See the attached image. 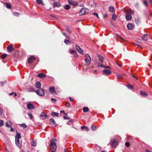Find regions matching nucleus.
Returning <instances> with one entry per match:
<instances>
[{
	"label": "nucleus",
	"mask_w": 152,
	"mask_h": 152,
	"mask_svg": "<svg viewBox=\"0 0 152 152\" xmlns=\"http://www.w3.org/2000/svg\"><path fill=\"white\" fill-rule=\"evenodd\" d=\"M66 30L67 31L69 32H70V29L68 28H66Z\"/></svg>",
	"instance_id": "obj_55"
},
{
	"label": "nucleus",
	"mask_w": 152,
	"mask_h": 152,
	"mask_svg": "<svg viewBox=\"0 0 152 152\" xmlns=\"http://www.w3.org/2000/svg\"><path fill=\"white\" fill-rule=\"evenodd\" d=\"M75 48L79 53L82 55L83 54V50L78 46L76 45Z\"/></svg>",
	"instance_id": "obj_11"
},
{
	"label": "nucleus",
	"mask_w": 152,
	"mask_h": 152,
	"mask_svg": "<svg viewBox=\"0 0 152 152\" xmlns=\"http://www.w3.org/2000/svg\"><path fill=\"white\" fill-rule=\"evenodd\" d=\"M35 91L34 88H32V87H30L29 88H28V90L27 91V92H35Z\"/></svg>",
	"instance_id": "obj_25"
},
{
	"label": "nucleus",
	"mask_w": 152,
	"mask_h": 152,
	"mask_svg": "<svg viewBox=\"0 0 152 152\" xmlns=\"http://www.w3.org/2000/svg\"><path fill=\"white\" fill-rule=\"evenodd\" d=\"M27 107L28 109L30 110L34 109L35 108L33 104L31 103H29L27 104Z\"/></svg>",
	"instance_id": "obj_7"
},
{
	"label": "nucleus",
	"mask_w": 152,
	"mask_h": 152,
	"mask_svg": "<svg viewBox=\"0 0 152 152\" xmlns=\"http://www.w3.org/2000/svg\"><path fill=\"white\" fill-rule=\"evenodd\" d=\"M12 14L13 15L15 16H19L20 15V14L18 12H13Z\"/></svg>",
	"instance_id": "obj_33"
},
{
	"label": "nucleus",
	"mask_w": 152,
	"mask_h": 152,
	"mask_svg": "<svg viewBox=\"0 0 152 152\" xmlns=\"http://www.w3.org/2000/svg\"><path fill=\"white\" fill-rule=\"evenodd\" d=\"M99 61L101 63H102L103 62L104 58H103L102 56H98Z\"/></svg>",
	"instance_id": "obj_21"
},
{
	"label": "nucleus",
	"mask_w": 152,
	"mask_h": 152,
	"mask_svg": "<svg viewBox=\"0 0 152 152\" xmlns=\"http://www.w3.org/2000/svg\"><path fill=\"white\" fill-rule=\"evenodd\" d=\"M5 4L6 5V7L8 9H10L11 8L12 6L10 4L8 3H5Z\"/></svg>",
	"instance_id": "obj_29"
},
{
	"label": "nucleus",
	"mask_w": 152,
	"mask_h": 152,
	"mask_svg": "<svg viewBox=\"0 0 152 152\" xmlns=\"http://www.w3.org/2000/svg\"><path fill=\"white\" fill-rule=\"evenodd\" d=\"M3 113V111L2 109L0 107V115H1Z\"/></svg>",
	"instance_id": "obj_50"
},
{
	"label": "nucleus",
	"mask_w": 152,
	"mask_h": 152,
	"mask_svg": "<svg viewBox=\"0 0 152 152\" xmlns=\"http://www.w3.org/2000/svg\"><path fill=\"white\" fill-rule=\"evenodd\" d=\"M15 141L16 145H17V146L20 147V146L21 145L20 143V142H19V139H15Z\"/></svg>",
	"instance_id": "obj_19"
},
{
	"label": "nucleus",
	"mask_w": 152,
	"mask_h": 152,
	"mask_svg": "<svg viewBox=\"0 0 152 152\" xmlns=\"http://www.w3.org/2000/svg\"><path fill=\"white\" fill-rule=\"evenodd\" d=\"M84 61L87 65L90 64L91 63V59L90 56L88 54H86L84 56Z\"/></svg>",
	"instance_id": "obj_2"
},
{
	"label": "nucleus",
	"mask_w": 152,
	"mask_h": 152,
	"mask_svg": "<svg viewBox=\"0 0 152 152\" xmlns=\"http://www.w3.org/2000/svg\"><path fill=\"white\" fill-rule=\"evenodd\" d=\"M91 128L93 131L95 130L96 129V126L94 125H93L91 127Z\"/></svg>",
	"instance_id": "obj_36"
},
{
	"label": "nucleus",
	"mask_w": 152,
	"mask_h": 152,
	"mask_svg": "<svg viewBox=\"0 0 152 152\" xmlns=\"http://www.w3.org/2000/svg\"><path fill=\"white\" fill-rule=\"evenodd\" d=\"M35 58L33 56H30L28 58V62L29 64L31 63H32L35 59Z\"/></svg>",
	"instance_id": "obj_6"
},
{
	"label": "nucleus",
	"mask_w": 152,
	"mask_h": 152,
	"mask_svg": "<svg viewBox=\"0 0 152 152\" xmlns=\"http://www.w3.org/2000/svg\"><path fill=\"white\" fill-rule=\"evenodd\" d=\"M28 115L29 116L31 119H32L33 118L31 114L28 113Z\"/></svg>",
	"instance_id": "obj_51"
},
{
	"label": "nucleus",
	"mask_w": 152,
	"mask_h": 152,
	"mask_svg": "<svg viewBox=\"0 0 152 152\" xmlns=\"http://www.w3.org/2000/svg\"><path fill=\"white\" fill-rule=\"evenodd\" d=\"M64 119H69V118L67 117L66 116H64Z\"/></svg>",
	"instance_id": "obj_56"
},
{
	"label": "nucleus",
	"mask_w": 152,
	"mask_h": 152,
	"mask_svg": "<svg viewBox=\"0 0 152 152\" xmlns=\"http://www.w3.org/2000/svg\"><path fill=\"white\" fill-rule=\"evenodd\" d=\"M12 123L9 121V122L6 123V125L7 127H10L12 126Z\"/></svg>",
	"instance_id": "obj_30"
},
{
	"label": "nucleus",
	"mask_w": 152,
	"mask_h": 152,
	"mask_svg": "<svg viewBox=\"0 0 152 152\" xmlns=\"http://www.w3.org/2000/svg\"><path fill=\"white\" fill-rule=\"evenodd\" d=\"M60 4L59 2L55 1L53 3V7H60Z\"/></svg>",
	"instance_id": "obj_15"
},
{
	"label": "nucleus",
	"mask_w": 152,
	"mask_h": 152,
	"mask_svg": "<svg viewBox=\"0 0 152 152\" xmlns=\"http://www.w3.org/2000/svg\"><path fill=\"white\" fill-rule=\"evenodd\" d=\"M149 34H144L142 37V39L143 40L147 41L149 38Z\"/></svg>",
	"instance_id": "obj_9"
},
{
	"label": "nucleus",
	"mask_w": 152,
	"mask_h": 152,
	"mask_svg": "<svg viewBox=\"0 0 152 152\" xmlns=\"http://www.w3.org/2000/svg\"><path fill=\"white\" fill-rule=\"evenodd\" d=\"M97 66L98 67H103L104 68H110V67L109 66H105L102 64H99L98 63L97 64Z\"/></svg>",
	"instance_id": "obj_22"
},
{
	"label": "nucleus",
	"mask_w": 152,
	"mask_h": 152,
	"mask_svg": "<svg viewBox=\"0 0 152 152\" xmlns=\"http://www.w3.org/2000/svg\"><path fill=\"white\" fill-rule=\"evenodd\" d=\"M64 42L66 44H67L69 43H70V42L68 40L66 39L64 40Z\"/></svg>",
	"instance_id": "obj_44"
},
{
	"label": "nucleus",
	"mask_w": 152,
	"mask_h": 152,
	"mask_svg": "<svg viewBox=\"0 0 152 152\" xmlns=\"http://www.w3.org/2000/svg\"><path fill=\"white\" fill-rule=\"evenodd\" d=\"M136 45L137 46V47H140V48H142V47H141V46L140 45H139L136 44Z\"/></svg>",
	"instance_id": "obj_60"
},
{
	"label": "nucleus",
	"mask_w": 152,
	"mask_h": 152,
	"mask_svg": "<svg viewBox=\"0 0 152 152\" xmlns=\"http://www.w3.org/2000/svg\"><path fill=\"white\" fill-rule=\"evenodd\" d=\"M125 145L127 147H129L130 146V143H129L128 142H126L125 143Z\"/></svg>",
	"instance_id": "obj_48"
},
{
	"label": "nucleus",
	"mask_w": 152,
	"mask_h": 152,
	"mask_svg": "<svg viewBox=\"0 0 152 152\" xmlns=\"http://www.w3.org/2000/svg\"><path fill=\"white\" fill-rule=\"evenodd\" d=\"M140 94L143 96H148L147 94L145 92L141 91L140 92Z\"/></svg>",
	"instance_id": "obj_28"
},
{
	"label": "nucleus",
	"mask_w": 152,
	"mask_h": 152,
	"mask_svg": "<svg viewBox=\"0 0 152 152\" xmlns=\"http://www.w3.org/2000/svg\"><path fill=\"white\" fill-rule=\"evenodd\" d=\"M7 50L8 52H11L14 51V48L11 45H8L7 47Z\"/></svg>",
	"instance_id": "obj_8"
},
{
	"label": "nucleus",
	"mask_w": 152,
	"mask_h": 152,
	"mask_svg": "<svg viewBox=\"0 0 152 152\" xmlns=\"http://www.w3.org/2000/svg\"><path fill=\"white\" fill-rule=\"evenodd\" d=\"M21 138V136L20 133L17 132V134L15 136V139H19Z\"/></svg>",
	"instance_id": "obj_27"
},
{
	"label": "nucleus",
	"mask_w": 152,
	"mask_h": 152,
	"mask_svg": "<svg viewBox=\"0 0 152 152\" xmlns=\"http://www.w3.org/2000/svg\"><path fill=\"white\" fill-rule=\"evenodd\" d=\"M136 41L138 42H140L141 40L139 39H137L136 40Z\"/></svg>",
	"instance_id": "obj_62"
},
{
	"label": "nucleus",
	"mask_w": 152,
	"mask_h": 152,
	"mask_svg": "<svg viewBox=\"0 0 152 152\" xmlns=\"http://www.w3.org/2000/svg\"><path fill=\"white\" fill-rule=\"evenodd\" d=\"M10 131L11 132H14V129L13 128H11L10 129Z\"/></svg>",
	"instance_id": "obj_58"
},
{
	"label": "nucleus",
	"mask_w": 152,
	"mask_h": 152,
	"mask_svg": "<svg viewBox=\"0 0 152 152\" xmlns=\"http://www.w3.org/2000/svg\"><path fill=\"white\" fill-rule=\"evenodd\" d=\"M75 52L76 51L74 50H72L70 51V54H74Z\"/></svg>",
	"instance_id": "obj_41"
},
{
	"label": "nucleus",
	"mask_w": 152,
	"mask_h": 152,
	"mask_svg": "<svg viewBox=\"0 0 152 152\" xmlns=\"http://www.w3.org/2000/svg\"><path fill=\"white\" fill-rule=\"evenodd\" d=\"M37 76L42 78L43 77H45L46 75L43 73H40L37 75Z\"/></svg>",
	"instance_id": "obj_17"
},
{
	"label": "nucleus",
	"mask_w": 152,
	"mask_h": 152,
	"mask_svg": "<svg viewBox=\"0 0 152 152\" xmlns=\"http://www.w3.org/2000/svg\"><path fill=\"white\" fill-rule=\"evenodd\" d=\"M126 18L128 20H131L132 18V16L129 13H127L126 15Z\"/></svg>",
	"instance_id": "obj_20"
},
{
	"label": "nucleus",
	"mask_w": 152,
	"mask_h": 152,
	"mask_svg": "<svg viewBox=\"0 0 152 152\" xmlns=\"http://www.w3.org/2000/svg\"><path fill=\"white\" fill-rule=\"evenodd\" d=\"M57 141L56 139H53L50 141V150L52 152L55 151L56 148V142Z\"/></svg>",
	"instance_id": "obj_1"
},
{
	"label": "nucleus",
	"mask_w": 152,
	"mask_h": 152,
	"mask_svg": "<svg viewBox=\"0 0 152 152\" xmlns=\"http://www.w3.org/2000/svg\"><path fill=\"white\" fill-rule=\"evenodd\" d=\"M127 87L129 89H131L132 88V86L130 84H128Z\"/></svg>",
	"instance_id": "obj_43"
},
{
	"label": "nucleus",
	"mask_w": 152,
	"mask_h": 152,
	"mask_svg": "<svg viewBox=\"0 0 152 152\" xmlns=\"http://www.w3.org/2000/svg\"><path fill=\"white\" fill-rule=\"evenodd\" d=\"M117 76L118 77V78H121V77H122L121 76H120V75H117Z\"/></svg>",
	"instance_id": "obj_63"
},
{
	"label": "nucleus",
	"mask_w": 152,
	"mask_h": 152,
	"mask_svg": "<svg viewBox=\"0 0 152 152\" xmlns=\"http://www.w3.org/2000/svg\"><path fill=\"white\" fill-rule=\"evenodd\" d=\"M109 10L111 12H114L115 11L114 7L112 6H110L109 7Z\"/></svg>",
	"instance_id": "obj_26"
},
{
	"label": "nucleus",
	"mask_w": 152,
	"mask_h": 152,
	"mask_svg": "<svg viewBox=\"0 0 152 152\" xmlns=\"http://www.w3.org/2000/svg\"><path fill=\"white\" fill-rule=\"evenodd\" d=\"M69 99L70 101H72L73 100L72 99L71 97H69Z\"/></svg>",
	"instance_id": "obj_57"
},
{
	"label": "nucleus",
	"mask_w": 152,
	"mask_h": 152,
	"mask_svg": "<svg viewBox=\"0 0 152 152\" xmlns=\"http://www.w3.org/2000/svg\"><path fill=\"white\" fill-rule=\"evenodd\" d=\"M116 18V16L115 15V13L112 16V19L114 20H115Z\"/></svg>",
	"instance_id": "obj_42"
},
{
	"label": "nucleus",
	"mask_w": 152,
	"mask_h": 152,
	"mask_svg": "<svg viewBox=\"0 0 152 152\" xmlns=\"http://www.w3.org/2000/svg\"><path fill=\"white\" fill-rule=\"evenodd\" d=\"M49 90L50 92L51 93H54L55 94H56V92L55 91V88L54 87H50L49 89Z\"/></svg>",
	"instance_id": "obj_18"
},
{
	"label": "nucleus",
	"mask_w": 152,
	"mask_h": 152,
	"mask_svg": "<svg viewBox=\"0 0 152 152\" xmlns=\"http://www.w3.org/2000/svg\"><path fill=\"white\" fill-rule=\"evenodd\" d=\"M36 140L34 139H33L32 141L31 142V145L33 146H35L36 145Z\"/></svg>",
	"instance_id": "obj_23"
},
{
	"label": "nucleus",
	"mask_w": 152,
	"mask_h": 152,
	"mask_svg": "<svg viewBox=\"0 0 152 152\" xmlns=\"http://www.w3.org/2000/svg\"><path fill=\"white\" fill-rule=\"evenodd\" d=\"M52 115L53 116H57L58 117L59 115V114L58 113H55L54 112H52Z\"/></svg>",
	"instance_id": "obj_31"
},
{
	"label": "nucleus",
	"mask_w": 152,
	"mask_h": 152,
	"mask_svg": "<svg viewBox=\"0 0 152 152\" xmlns=\"http://www.w3.org/2000/svg\"><path fill=\"white\" fill-rule=\"evenodd\" d=\"M129 12L130 14H133L134 13V11L132 10L129 11Z\"/></svg>",
	"instance_id": "obj_46"
},
{
	"label": "nucleus",
	"mask_w": 152,
	"mask_h": 152,
	"mask_svg": "<svg viewBox=\"0 0 152 152\" xmlns=\"http://www.w3.org/2000/svg\"><path fill=\"white\" fill-rule=\"evenodd\" d=\"M61 113H64V114L66 115V114L65 113V112L64 110H61L60 111Z\"/></svg>",
	"instance_id": "obj_54"
},
{
	"label": "nucleus",
	"mask_w": 152,
	"mask_h": 152,
	"mask_svg": "<svg viewBox=\"0 0 152 152\" xmlns=\"http://www.w3.org/2000/svg\"><path fill=\"white\" fill-rule=\"evenodd\" d=\"M70 6L69 5L66 4L64 8L66 10H68L70 9Z\"/></svg>",
	"instance_id": "obj_34"
},
{
	"label": "nucleus",
	"mask_w": 152,
	"mask_h": 152,
	"mask_svg": "<svg viewBox=\"0 0 152 152\" xmlns=\"http://www.w3.org/2000/svg\"><path fill=\"white\" fill-rule=\"evenodd\" d=\"M68 3L75 6H77L78 3L77 2L75 1L74 0H68Z\"/></svg>",
	"instance_id": "obj_5"
},
{
	"label": "nucleus",
	"mask_w": 152,
	"mask_h": 152,
	"mask_svg": "<svg viewBox=\"0 0 152 152\" xmlns=\"http://www.w3.org/2000/svg\"><path fill=\"white\" fill-rule=\"evenodd\" d=\"M144 4L146 6H148V4L147 3V1H143Z\"/></svg>",
	"instance_id": "obj_52"
},
{
	"label": "nucleus",
	"mask_w": 152,
	"mask_h": 152,
	"mask_svg": "<svg viewBox=\"0 0 152 152\" xmlns=\"http://www.w3.org/2000/svg\"><path fill=\"white\" fill-rule=\"evenodd\" d=\"M35 92L38 95L40 96H43L45 95V92L43 89L40 88L37 90H36Z\"/></svg>",
	"instance_id": "obj_3"
},
{
	"label": "nucleus",
	"mask_w": 152,
	"mask_h": 152,
	"mask_svg": "<svg viewBox=\"0 0 152 152\" xmlns=\"http://www.w3.org/2000/svg\"><path fill=\"white\" fill-rule=\"evenodd\" d=\"M7 56V55L5 53H4L1 56V58L2 59H4Z\"/></svg>",
	"instance_id": "obj_35"
},
{
	"label": "nucleus",
	"mask_w": 152,
	"mask_h": 152,
	"mask_svg": "<svg viewBox=\"0 0 152 152\" xmlns=\"http://www.w3.org/2000/svg\"><path fill=\"white\" fill-rule=\"evenodd\" d=\"M38 4H43L42 3L43 2V1L41 0H36Z\"/></svg>",
	"instance_id": "obj_37"
},
{
	"label": "nucleus",
	"mask_w": 152,
	"mask_h": 152,
	"mask_svg": "<svg viewBox=\"0 0 152 152\" xmlns=\"http://www.w3.org/2000/svg\"><path fill=\"white\" fill-rule=\"evenodd\" d=\"M14 94V92H12V93H10L9 94V95H10V96L12 95H13Z\"/></svg>",
	"instance_id": "obj_61"
},
{
	"label": "nucleus",
	"mask_w": 152,
	"mask_h": 152,
	"mask_svg": "<svg viewBox=\"0 0 152 152\" xmlns=\"http://www.w3.org/2000/svg\"><path fill=\"white\" fill-rule=\"evenodd\" d=\"M20 126H21L23 127L24 128H25L27 127L26 125L24 123L20 124Z\"/></svg>",
	"instance_id": "obj_38"
},
{
	"label": "nucleus",
	"mask_w": 152,
	"mask_h": 152,
	"mask_svg": "<svg viewBox=\"0 0 152 152\" xmlns=\"http://www.w3.org/2000/svg\"><path fill=\"white\" fill-rule=\"evenodd\" d=\"M51 101L53 103H55L56 101V100L55 99L53 98H51Z\"/></svg>",
	"instance_id": "obj_49"
},
{
	"label": "nucleus",
	"mask_w": 152,
	"mask_h": 152,
	"mask_svg": "<svg viewBox=\"0 0 152 152\" xmlns=\"http://www.w3.org/2000/svg\"><path fill=\"white\" fill-rule=\"evenodd\" d=\"M111 145L113 147H115L116 145V142L115 140H113L111 141Z\"/></svg>",
	"instance_id": "obj_13"
},
{
	"label": "nucleus",
	"mask_w": 152,
	"mask_h": 152,
	"mask_svg": "<svg viewBox=\"0 0 152 152\" xmlns=\"http://www.w3.org/2000/svg\"><path fill=\"white\" fill-rule=\"evenodd\" d=\"M35 86L37 88H40L41 87V83L39 82H37L35 84Z\"/></svg>",
	"instance_id": "obj_24"
},
{
	"label": "nucleus",
	"mask_w": 152,
	"mask_h": 152,
	"mask_svg": "<svg viewBox=\"0 0 152 152\" xmlns=\"http://www.w3.org/2000/svg\"><path fill=\"white\" fill-rule=\"evenodd\" d=\"M83 110L84 112H87L88 111V108L87 107H85L83 108Z\"/></svg>",
	"instance_id": "obj_32"
},
{
	"label": "nucleus",
	"mask_w": 152,
	"mask_h": 152,
	"mask_svg": "<svg viewBox=\"0 0 152 152\" xmlns=\"http://www.w3.org/2000/svg\"><path fill=\"white\" fill-rule=\"evenodd\" d=\"M74 56L75 58H77L78 57V54L75 52L74 54Z\"/></svg>",
	"instance_id": "obj_47"
},
{
	"label": "nucleus",
	"mask_w": 152,
	"mask_h": 152,
	"mask_svg": "<svg viewBox=\"0 0 152 152\" xmlns=\"http://www.w3.org/2000/svg\"><path fill=\"white\" fill-rule=\"evenodd\" d=\"M103 72L104 75H110L111 73V72L107 69H104L103 70Z\"/></svg>",
	"instance_id": "obj_10"
},
{
	"label": "nucleus",
	"mask_w": 152,
	"mask_h": 152,
	"mask_svg": "<svg viewBox=\"0 0 152 152\" xmlns=\"http://www.w3.org/2000/svg\"><path fill=\"white\" fill-rule=\"evenodd\" d=\"M88 9L83 8L81 9L80 13V15H83L86 13L88 12Z\"/></svg>",
	"instance_id": "obj_4"
},
{
	"label": "nucleus",
	"mask_w": 152,
	"mask_h": 152,
	"mask_svg": "<svg viewBox=\"0 0 152 152\" xmlns=\"http://www.w3.org/2000/svg\"><path fill=\"white\" fill-rule=\"evenodd\" d=\"M86 127L85 126H82L81 127V128L82 129H84L85 128H86Z\"/></svg>",
	"instance_id": "obj_59"
},
{
	"label": "nucleus",
	"mask_w": 152,
	"mask_h": 152,
	"mask_svg": "<svg viewBox=\"0 0 152 152\" xmlns=\"http://www.w3.org/2000/svg\"><path fill=\"white\" fill-rule=\"evenodd\" d=\"M134 27V24L131 23L128 24L127 25V27L129 30H132L133 29Z\"/></svg>",
	"instance_id": "obj_12"
},
{
	"label": "nucleus",
	"mask_w": 152,
	"mask_h": 152,
	"mask_svg": "<svg viewBox=\"0 0 152 152\" xmlns=\"http://www.w3.org/2000/svg\"><path fill=\"white\" fill-rule=\"evenodd\" d=\"M146 152H151V151H150L146 149Z\"/></svg>",
	"instance_id": "obj_64"
},
{
	"label": "nucleus",
	"mask_w": 152,
	"mask_h": 152,
	"mask_svg": "<svg viewBox=\"0 0 152 152\" xmlns=\"http://www.w3.org/2000/svg\"><path fill=\"white\" fill-rule=\"evenodd\" d=\"M50 124L54 126H56V124L53 118H51L50 120Z\"/></svg>",
	"instance_id": "obj_14"
},
{
	"label": "nucleus",
	"mask_w": 152,
	"mask_h": 152,
	"mask_svg": "<svg viewBox=\"0 0 152 152\" xmlns=\"http://www.w3.org/2000/svg\"><path fill=\"white\" fill-rule=\"evenodd\" d=\"M70 105L71 104H70V103H69L68 102H66V104L65 105H66V107H69L70 106Z\"/></svg>",
	"instance_id": "obj_40"
},
{
	"label": "nucleus",
	"mask_w": 152,
	"mask_h": 152,
	"mask_svg": "<svg viewBox=\"0 0 152 152\" xmlns=\"http://www.w3.org/2000/svg\"><path fill=\"white\" fill-rule=\"evenodd\" d=\"M93 14L94 15H96L97 17H98V18H99L98 16V15L97 13H93Z\"/></svg>",
	"instance_id": "obj_53"
},
{
	"label": "nucleus",
	"mask_w": 152,
	"mask_h": 152,
	"mask_svg": "<svg viewBox=\"0 0 152 152\" xmlns=\"http://www.w3.org/2000/svg\"><path fill=\"white\" fill-rule=\"evenodd\" d=\"M135 21L137 23H139L140 22V18H137V19H135Z\"/></svg>",
	"instance_id": "obj_39"
},
{
	"label": "nucleus",
	"mask_w": 152,
	"mask_h": 152,
	"mask_svg": "<svg viewBox=\"0 0 152 152\" xmlns=\"http://www.w3.org/2000/svg\"><path fill=\"white\" fill-rule=\"evenodd\" d=\"M3 124V120H0V126H2Z\"/></svg>",
	"instance_id": "obj_45"
},
{
	"label": "nucleus",
	"mask_w": 152,
	"mask_h": 152,
	"mask_svg": "<svg viewBox=\"0 0 152 152\" xmlns=\"http://www.w3.org/2000/svg\"><path fill=\"white\" fill-rule=\"evenodd\" d=\"M41 118L42 119H45L48 117L44 112H42L40 115Z\"/></svg>",
	"instance_id": "obj_16"
}]
</instances>
